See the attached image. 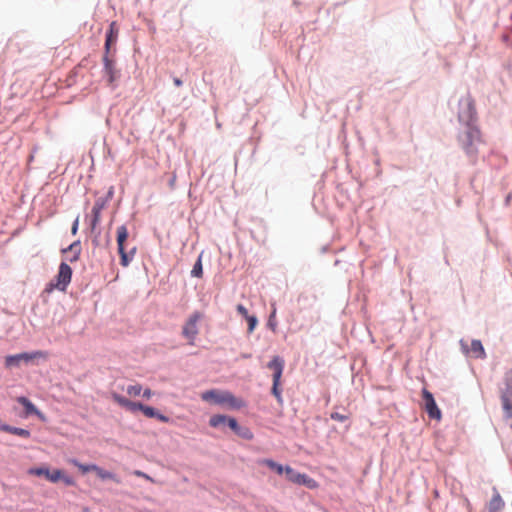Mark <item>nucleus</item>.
I'll return each instance as SVG.
<instances>
[{"mask_svg":"<svg viewBox=\"0 0 512 512\" xmlns=\"http://www.w3.org/2000/svg\"><path fill=\"white\" fill-rule=\"evenodd\" d=\"M262 463L280 475L285 472V467L271 459H265Z\"/></svg>","mask_w":512,"mask_h":512,"instance_id":"a878e982","label":"nucleus"},{"mask_svg":"<svg viewBox=\"0 0 512 512\" xmlns=\"http://www.w3.org/2000/svg\"><path fill=\"white\" fill-rule=\"evenodd\" d=\"M330 417H331V419H333L335 421H339V422H344L348 419V416L340 414L338 412L331 413Z\"/></svg>","mask_w":512,"mask_h":512,"instance_id":"72a5a7b5","label":"nucleus"},{"mask_svg":"<svg viewBox=\"0 0 512 512\" xmlns=\"http://www.w3.org/2000/svg\"><path fill=\"white\" fill-rule=\"evenodd\" d=\"M142 392H143V397L146 398V399H150L153 395V392L151 389L147 388L145 390L142 389Z\"/></svg>","mask_w":512,"mask_h":512,"instance_id":"e433bc0d","label":"nucleus"},{"mask_svg":"<svg viewBox=\"0 0 512 512\" xmlns=\"http://www.w3.org/2000/svg\"><path fill=\"white\" fill-rule=\"evenodd\" d=\"M281 379H273L272 394L275 396L279 403H282L281 390L279 388Z\"/></svg>","mask_w":512,"mask_h":512,"instance_id":"cd10ccee","label":"nucleus"},{"mask_svg":"<svg viewBox=\"0 0 512 512\" xmlns=\"http://www.w3.org/2000/svg\"><path fill=\"white\" fill-rule=\"evenodd\" d=\"M422 397L428 416L432 419L440 420L442 416L441 411L438 408L432 393L424 388L422 390Z\"/></svg>","mask_w":512,"mask_h":512,"instance_id":"0eeeda50","label":"nucleus"},{"mask_svg":"<svg viewBox=\"0 0 512 512\" xmlns=\"http://www.w3.org/2000/svg\"><path fill=\"white\" fill-rule=\"evenodd\" d=\"M9 433L20 436L22 438H29L31 435L29 430L24 429V428L13 427V426L11 427V430Z\"/></svg>","mask_w":512,"mask_h":512,"instance_id":"c756f323","label":"nucleus"},{"mask_svg":"<svg viewBox=\"0 0 512 512\" xmlns=\"http://www.w3.org/2000/svg\"><path fill=\"white\" fill-rule=\"evenodd\" d=\"M45 357L42 351H36L34 353H20L16 355H9L5 358V366L7 368L19 366L21 361H31L36 358Z\"/></svg>","mask_w":512,"mask_h":512,"instance_id":"423d86ee","label":"nucleus"},{"mask_svg":"<svg viewBox=\"0 0 512 512\" xmlns=\"http://www.w3.org/2000/svg\"><path fill=\"white\" fill-rule=\"evenodd\" d=\"M50 469L46 466H41V467H32L30 469H28L27 473L29 475H32V476H37V477H45L46 480L48 479L49 477V474H50Z\"/></svg>","mask_w":512,"mask_h":512,"instance_id":"4be33fe9","label":"nucleus"},{"mask_svg":"<svg viewBox=\"0 0 512 512\" xmlns=\"http://www.w3.org/2000/svg\"><path fill=\"white\" fill-rule=\"evenodd\" d=\"M460 344L465 354L480 359L486 357L484 347L480 340H472L470 347H468L467 343L463 340L460 341Z\"/></svg>","mask_w":512,"mask_h":512,"instance_id":"1a4fd4ad","label":"nucleus"},{"mask_svg":"<svg viewBox=\"0 0 512 512\" xmlns=\"http://www.w3.org/2000/svg\"><path fill=\"white\" fill-rule=\"evenodd\" d=\"M285 475L286 478L291 481L292 483L298 484V485H304L308 488H315L316 482L312 478H310L306 474L299 473L295 471L290 466L285 467Z\"/></svg>","mask_w":512,"mask_h":512,"instance_id":"39448f33","label":"nucleus"},{"mask_svg":"<svg viewBox=\"0 0 512 512\" xmlns=\"http://www.w3.org/2000/svg\"><path fill=\"white\" fill-rule=\"evenodd\" d=\"M17 401L24 407L26 415H40L39 410L28 398L21 396Z\"/></svg>","mask_w":512,"mask_h":512,"instance_id":"a211bd4d","label":"nucleus"},{"mask_svg":"<svg viewBox=\"0 0 512 512\" xmlns=\"http://www.w3.org/2000/svg\"><path fill=\"white\" fill-rule=\"evenodd\" d=\"M223 396H224V391H219V390H215V389L205 391L201 394L202 400L207 401V402H213L216 404H222Z\"/></svg>","mask_w":512,"mask_h":512,"instance_id":"2eb2a0df","label":"nucleus"},{"mask_svg":"<svg viewBox=\"0 0 512 512\" xmlns=\"http://www.w3.org/2000/svg\"><path fill=\"white\" fill-rule=\"evenodd\" d=\"M226 423L235 433L240 434V432H239L240 427H239L236 419L227 417Z\"/></svg>","mask_w":512,"mask_h":512,"instance_id":"2f4dec72","label":"nucleus"},{"mask_svg":"<svg viewBox=\"0 0 512 512\" xmlns=\"http://www.w3.org/2000/svg\"><path fill=\"white\" fill-rule=\"evenodd\" d=\"M103 208H104V204L102 202H100V201L95 202V204L92 208V215H93V219L91 222L92 228H95L98 225V223L100 222L101 211L103 210Z\"/></svg>","mask_w":512,"mask_h":512,"instance_id":"6ab92c4d","label":"nucleus"},{"mask_svg":"<svg viewBox=\"0 0 512 512\" xmlns=\"http://www.w3.org/2000/svg\"><path fill=\"white\" fill-rule=\"evenodd\" d=\"M500 399L512 398V370L506 371L499 386Z\"/></svg>","mask_w":512,"mask_h":512,"instance_id":"9b49d317","label":"nucleus"},{"mask_svg":"<svg viewBox=\"0 0 512 512\" xmlns=\"http://www.w3.org/2000/svg\"><path fill=\"white\" fill-rule=\"evenodd\" d=\"M11 427H12V426H10V425H8V424H5L4 422H2V421L0 420V430H1V431H4V432L9 433V432H10V430H11Z\"/></svg>","mask_w":512,"mask_h":512,"instance_id":"c9c22d12","label":"nucleus"},{"mask_svg":"<svg viewBox=\"0 0 512 512\" xmlns=\"http://www.w3.org/2000/svg\"><path fill=\"white\" fill-rule=\"evenodd\" d=\"M192 276L201 278L203 275V268L201 258L199 257L191 271Z\"/></svg>","mask_w":512,"mask_h":512,"instance_id":"7c9ffc66","label":"nucleus"},{"mask_svg":"<svg viewBox=\"0 0 512 512\" xmlns=\"http://www.w3.org/2000/svg\"><path fill=\"white\" fill-rule=\"evenodd\" d=\"M104 64V76L107 78L108 85L113 86L114 82L118 79L119 74L116 69V65L113 59L109 57V54L105 53L103 57Z\"/></svg>","mask_w":512,"mask_h":512,"instance_id":"6e6552de","label":"nucleus"},{"mask_svg":"<svg viewBox=\"0 0 512 512\" xmlns=\"http://www.w3.org/2000/svg\"><path fill=\"white\" fill-rule=\"evenodd\" d=\"M126 392L131 397H137L142 393V386L140 384L130 385L127 387Z\"/></svg>","mask_w":512,"mask_h":512,"instance_id":"c85d7f7f","label":"nucleus"},{"mask_svg":"<svg viewBox=\"0 0 512 512\" xmlns=\"http://www.w3.org/2000/svg\"><path fill=\"white\" fill-rule=\"evenodd\" d=\"M173 82L178 87L182 85V81L179 78H174Z\"/></svg>","mask_w":512,"mask_h":512,"instance_id":"a19ab883","label":"nucleus"},{"mask_svg":"<svg viewBox=\"0 0 512 512\" xmlns=\"http://www.w3.org/2000/svg\"><path fill=\"white\" fill-rule=\"evenodd\" d=\"M72 278V269L71 267L65 263L62 262L59 266L58 274L55 278V280H52L49 282L45 287L46 293H51L53 290L57 289L60 291H65L69 283L71 282Z\"/></svg>","mask_w":512,"mask_h":512,"instance_id":"7ed1b4c3","label":"nucleus"},{"mask_svg":"<svg viewBox=\"0 0 512 512\" xmlns=\"http://www.w3.org/2000/svg\"><path fill=\"white\" fill-rule=\"evenodd\" d=\"M248 321V330L249 332H252L255 329V326L257 324V318L255 316H248L246 317Z\"/></svg>","mask_w":512,"mask_h":512,"instance_id":"473e14b6","label":"nucleus"},{"mask_svg":"<svg viewBox=\"0 0 512 512\" xmlns=\"http://www.w3.org/2000/svg\"><path fill=\"white\" fill-rule=\"evenodd\" d=\"M118 37V28L116 25V22H112L109 27V31L106 35V41H105V53L109 54L110 47L112 44H114Z\"/></svg>","mask_w":512,"mask_h":512,"instance_id":"dca6fc26","label":"nucleus"},{"mask_svg":"<svg viewBox=\"0 0 512 512\" xmlns=\"http://www.w3.org/2000/svg\"><path fill=\"white\" fill-rule=\"evenodd\" d=\"M129 233L125 225L117 228V248L120 255V264L127 267L134 258L136 247H132L129 252L126 251L125 243L128 239Z\"/></svg>","mask_w":512,"mask_h":512,"instance_id":"f03ea898","label":"nucleus"},{"mask_svg":"<svg viewBox=\"0 0 512 512\" xmlns=\"http://www.w3.org/2000/svg\"><path fill=\"white\" fill-rule=\"evenodd\" d=\"M267 366L273 370V379H281L284 369V360L281 357L274 356Z\"/></svg>","mask_w":512,"mask_h":512,"instance_id":"ddd939ff","label":"nucleus"},{"mask_svg":"<svg viewBox=\"0 0 512 512\" xmlns=\"http://www.w3.org/2000/svg\"><path fill=\"white\" fill-rule=\"evenodd\" d=\"M134 475H136V476H138V477H143V478H145V479H147V480H152V479H151V477H150L149 475H147V474H145L144 472L139 471V470L134 471Z\"/></svg>","mask_w":512,"mask_h":512,"instance_id":"4c0bfd02","label":"nucleus"},{"mask_svg":"<svg viewBox=\"0 0 512 512\" xmlns=\"http://www.w3.org/2000/svg\"><path fill=\"white\" fill-rule=\"evenodd\" d=\"M222 404L228 405L232 409H241L245 406V402L241 398L235 397L232 393L224 391Z\"/></svg>","mask_w":512,"mask_h":512,"instance_id":"4468645a","label":"nucleus"},{"mask_svg":"<svg viewBox=\"0 0 512 512\" xmlns=\"http://www.w3.org/2000/svg\"><path fill=\"white\" fill-rule=\"evenodd\" d=\"M78 224H79V219L76 218L73 225H72V229H71V232L73 235H75L78 231Z\"/></svg>","mask_w":512,"mask_h":512,"instance_id":"58836bf2","label":"nucleus"},{"mask_svg":"<svg viewBox=\"0 0 512 512\" xmlns=\"http://www.w3.org/2000/svg\"><path fill=\"white\" fill-rule=\"evenodd\" d=\"M503 506H504V502H503L501 496L498 493H496L492 497V499L489 503L490 512H498L499 510H501L503 508Z\"/></svg>","mask_w":512,"mask_h":512,"instance_id":"5701e85b","label":"nucleus"},{"mask_svg":"<svg viewBox=\"0 0 512 512\" xmlns=\"http://www.w3.org/2000/svg\"><path fill=\"white\" fill-rule=\"evenodd\" d=\"M146 417L148 418H156L159 421L163 423H168L170 421L169 417L165 416L164 414L159 413L156 409L153 407L147 406L143 404V408L141 411Z\"/></svg>","mask_w":512,"mask_h":512,"instance_id":"f3484780","label":"nucleus"},{"mask_svg":"<svg viewBox=\"0 0 512 512\" xmlns=\"http://www.w3.org/2000/svg\"><path fill=\"white\" fill-rule=\"evenodd\" d=\"M501 405L504 417L507 419H512V398L501 399Z\"/></svg>","mask_w":512,"mask_h":512,"instance_id":"393cba45","label":"nucleus"},{"mask_svg":"<svg viewBox=\"0 0 512 512\" xmlns=\"http://www.w3.org/2000/svg\"><path fill=\"white\" fill-rule=\"evenodd\" d=\"M227 416L224 415H214L210 418L209 424L212 427H219L222 424H226Z\"/></svg>","mask_w":512,"mask_h":512,"instance_id":"bb28decb","label":"nucleus"},{"mask_svg":"<svg viewBox=\"0 0 512 512\" xmlns=\"http://www.w3.org/2000/svg\"><path fill=\"white\" fill-rule=\"evenodd\" d=\"M68 251L73 253V256L71 258H69V261H71V262L77 261L79 259L80 253H81L80 242L75 241L67 249L63 250L64 253H67Z\"/></svg>","mask_w":512,"mask_h":512,"instance_id":"412c9836","label":"nucleus"},{"mask_svg":"<svg viewBox=\"0 0 512 512\" xmlns=\"http://www.w3.org/2000/svg\"><path fill=\"white\" fill-rule=\"evenodd\" d=\"M47 480L51 483H58L59 481H62L68 486H73L75 484L73 478L66 475L61 469H54L53 471H50Z\"/></svg>","mask_w":512,"mask_h":512,"instance_id":"f8f14e48","label":"nucleus"},{"mask_svg":"<svg viewBox=\"0 0 512 512\" xmlns=\"http://www.w3.org/2000/svg\"><path fill=\"white\" fill-rule=\"evenodd\" d=\"M461 105L464 106L465 110L459 113V120L468 125V130L462 140L463 147L468 154H473L475 153L473 145L480 138L479 130L471 125L476 114L474 101L470 97H467L461 102Z\"/></svg>","mask_w":512,"mask_h":512,"instance_id":"f257e3e1","label":"nucleus"},{"mask_svg":"<svg viewBox=\"0 0 512 512\" xmlns=\"http://www.w3.org/2000/svg\"><path fill=\"white\" fill-rule=\"evenodd\" d=\"M203 314L201 312H194L190 315L185 325L183 326L182 334L188 340L190 345H193L195 339L199 333L197 324L202 319Z\"/></svg>","mask_w":512,"mask_h":512,"instance_id":"20e7f679","label":"nucleus"},{"mask_svg":"<svg viewBox=\"0 0 512 512\" xmlns=\"http://www.w3.org/2000/svg\"><path fill=\"white\" fill-rule=\"evenodd\" d=\"M111 397L119 406L130 412L142 411L143 404L140 402L131 401L115 392L111 394Z\"/></svg>","mask_w":512,"mask_h":512,"instance_id":"9d476101","label":"nucleus"},{"mask_svg":"<svg viewBox=\"0 0 512 512\" xmlns=\"http://www.w3.org/2000/svg\"><path fill=\"white\" fill-rule=\"evenodd\" d=\"M237 311L240 315H242L245 318L249 316L247 308L242 304L237 305Z\"/></svg>","mask_w":512,"mask_h":512,"instance_id":"f704fd0d","label":"nucleus"},{"mask_svg":"<svg viewBox=\"0 0 512 512\" xmlns=\"http://www.w3.org/2000/svg\"><path fill=\"white\" fill-rule=\"evenodd\" d=\"M96 470L94 471L97 476L102 480H112L116 483H120V479L113 473L104 470L103 468L96 465Z\"/></svg>","mask_w":512,"mask_h":512,"instance_id":"aec40b11","label":"nucleus"},{"mask_svg":"<svg viewBox=\"0 0 512 512\" xmlns=\"http://www.w3.org/2000/svg\"><path fill=\"white\" fill-rule=\"evenodd\" d=\"M69 462L77 467L83 474L88 472H94L96 469L95 464H82L76 459H70Z\"/></svg>","mask_w":512,"mask_h":512,"instance_id":"b1692460","label":"nucleus"},{"mask_svg":"<svg viewBox=\"0 0 512 512\" xmlns=\"http://www.w3.org/2000/svg\"><path fill=\"white\" fill-rule=\"evenodd\" d=\"M243 437H246L247 439L252 438V434L249 430H247L245 433L242 434Z\"/></svg>","mask_w":512,"mask_h":512,"instance_id":"ea45409f","label":"nucleus"}]
</instances>
